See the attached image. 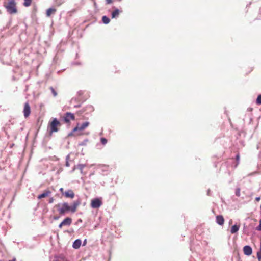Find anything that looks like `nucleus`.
I'll use <instances>...</instances> for the list:
<instances>
[{"mask_svg": "<svg viewBox=\"0 0 261 261\" xmlns=\"http://www.w3.org/2000/svg\"><path fill=\"white\" fill-rule=\"evenodd\" d=\"M81 203V201L79 199L74 201L71 206H70L67 202H64L58 203L55 205V207L58 208V210L60 215L64 216L69 212H71L72 213H74L76 211L77 206H79Z\"/></svg>", "mask_w": 261, "mask_h": 261, "instance_id": "obj_1", "label": "nucleus"}, {"mask_svg": "<svg viewBox=\"0 0 261 261\" xmlns=\"http://www.w3.org/2000/svg\"><path fill=\"white\" fill-rule=\"evenodd\" d=\"M82 94H83V92L81 91H80L77 92V96L74 97H73L71 99V100L70 101V102L71 103H72L73 102H78L79 103L77 104L74 105V108H78L81 107L82 104L86 101L85 99H84L81 97Z\"/></svg>", "mask_w": 261, "mask_h": 261, "instance_id": "obj_2", "label": "nucleus"}, {"mask_svg": "<svg viewBox=\"0 0 261 261\" xmlns=\"http://www.w3.org/2000/svg\"><path fill=\"white\" fill-rule=\"evenodd\" d=\"M4 6L10 14H15L17 12L15 0H9L8 4H5Z\"/></svg>", "mask_w": 261, "mask_h": 261, "instance_id": "obj_3", "label": "nucleus"}, {"mask_svg": "<svg viewBox=\"0 0 261 261\" xmlns=\"http://www.w3.org/2000/svg\"><path fill=\"white\" fill-rule=\"evenodd\" d=\"M60 124V121L56 118L53 119L51 121H50L48 124L49 127V135H51L53 133L57 132L59 130L58 126Z\"/></svg>", "mask_w": 261, "mask_h": 261, "instance_id": "obj_4", "label": "nucleus"}, {"mask_svg": "<svg viewBox=\"0 0 261 261\" xmlns=\"http://www.w3.org/2000/svg\"><path fill=\"white\" fill-rule=\"evenodd\" d=\"M102 198L101 197H97L93 198L91 201V207L93 208H98L102 204Z\"/></svg>", "mask_w": 261, "mask_h": 261, "instance_id": "obj_5", "label": "nucleus"}, {"mask_svg": "<svg viewBox=\"0 0 261 261\" xmlns=\"http://www.w3.org/2000/svg\"><path fill=\"white\" fill-rule=\"evenodd\" d=\"M70 120H75V116L73 113L71 112H66L65 114V116L64 117V121L66 123H69Z\"/></svg>", "mask_w": 261, "mask_h": 261, "instance_id": "obj_6", "label": "nucleus"}, {"mask_svg": "<svg viewBox=\"0 0 261 261\" xmlns=\"http://www.w3.org/2000/svg\"><path fill=\"white\" fill-rule=\"evenodd\" d=\"M30 112H31V109H30V105H29V103L28 102H27L24 104V109H23L24 116L25 118L28 117L30 115Z\"/></svg>", "mask_w": 261, "mask_h": 261, "instance_id": "obj_7", "label": "nucleus"}, {"mask_svg": "<svg viewBox=\"0 0 261 261\" xmlns=\"http://www.w3.org/2000/svg\"><path fill=\"white\" fill-rule=\"evenodd\" d=\"M93 111L94 107L92 105H87L82 110L80 111V114H83L85 112H86V113H89L93 112Z\"/></svg>", "mask_w": 261, "mask_h": 261, "instance_id": "obj_8", "label": "nucleus"}, {"mask_svg": "<svg viewBox=\"0 0 261 261\" xmlns=\"http://www.w3.org/2000/svg\"><path fill=\"white\" fill-rule=\"evenodd\" d=\"M244 254L247 256H250L252 253V249L249 245H246L243 249Z\"/></svg>", "mask_w": 261, "mask_h": 261, "instance_id": "obj_9", "label": "nucleus"}, {"mask_svg": "<svg viewBox=\"0 0 261 261\" xmlns=\"http://www.w3.org/2000/svg\"><path fill=\"white\" fill-rule=\"evenodd\" d=\"M63 195H64L66 198H73L75 196L74 193L71 189H69L66 191L64 193H63Z\"/></svg>", "mask_w": 261, "mask_h": 261, "instance_id": "obj_10", "label": "nucleus"}, {"mask_svg": "<svg viewBox=\"0 0 261 261\" xmlns=\"http://www.w3.org/2000/svg\"><path fill=\"white\" fill-rule=\"evenodd\" d=\"M50 193L51 192L49 190H45L42 193L38 195L37 198L38 199H41L43 198H45L48 196Z\"/></svg>", "mask_w": 261, "mask_h": 261, "instance_id": "obj_11", "label": "nucleus"}, {"mask_svg": "<svg viewBox=\"0 0 261 261\" xmlns=\"http://www.w3.org/2000/svg\"><path fill=\"white\" fill-rule=\"evenodd\" d=\"M81 240L80 239H77L73 242L72 247L75 249H79L81 245Z\"/></svg>", "mask_w": 261, "mask_h": 261, "instance_id": "obj_12", "label": "nucleus"}, {"mask_svg": "<svg viewBox=\"0 0 261 261\" xmlns=\"http://www.w3.org/2000/svg\"><path fill=\"white\" fill-rule=\"evenodd\" d=\"M121 12L122 11H120L118 8H115L111 14L112 18H117L118 17L119 13Z\"/></svg>", "mask_w": 261, "mask_h": 261, "instance_id": "obj_13", "label": "nucleus"}, {"mask_svg": "<svg viewBox=\"0 0 261 261\" xmlns=\"http://www.w3.org/2000/svg\"><path fill=\"white\" fill-rule=\"evenodd\" d=\"M62 222L64 226H70L72 223V219L70 217H66L65 218Z\"/></svg>", "mask_w": 261, "mask_h": 261, "instance_id": "obj_14", "label": "nucleus"}, {"mask_svg": "<svg viewBox=\"0 0 261 261\" xmlns=\"http://www.w3.org/2000/svg\"><path fill=\"white\" fill-rule=\"evenodd\" d=\"M224 219L222 215H218L216 216V222L220 225H222L224 224Z\"/></svg>", "mask_w": 261, "mask_h": 261, "instance_id": "obj_15", "label": "nucleus"}, {"mask_svg": "<svg viewBox=\"0 0 261 261\" xmlns=\"http://www.w3.org/2000/svg\"><path fill=\"white\" fill-rule=\"evenodd\" d=\"M239 228H240V226L239 225H237V224L233 225L231 228V230H230L231 233L234 234V233H237L239 231Z\"/></svg>", "mask_w": 261, "mask_h": 261, "instance_id": "obj_16", "label": "nucleus"}, {"mask_svg": "<svg viewBox=\"0 0 261 261\" xmlns=\"http://www.w3.org/2000/svg\"><path fill=\"white\" fill-rule=\"evenodd\" d=\"M56 11V9L55 8L51 7L47 9L46 15L47 17L50 16L51 14L55 13Z\"/></svg>", "mask_w": 261, "mask_h": 261, "instance_id": "obj_17", "label": "nucleus"}, {"mask_svg": "<svg viewBox=\"0 0 261 261\" xmlns=\"http://www.w3.org/2000/svg\"><path fill=\"white\" fill-rule=\"evenodd\" d=\"M102 21L105 24H107L110 22V19L108 16L104 15L102 17Z\"/></svg>", "mask_w": 261, "mask_h": 261, "instance_id": "obj_18", "label": "nucleus"}, {"mask_svg": "<svg viewBox=\"0 0 261 261\" xmlns=\"http://www.w3.org/2000/svg\"><path fill=\"white\" fill-rule=\"evenodd\" d=\"M89 122L88 121L84 122L82 124V125L80 126V128H81V130L84 129L86 127L89 126Z\"/></svg>", "mask_w": 261, "mask_h": 261, "instance_id": "obj_19", "label": "nucleus"}, {"mask_svg": "<svg viewBox=\"0 0 261 261\" xmlns=\"http://www.w3.org/2000/svg\"><path fill=\"white\" fill-rule=\"evenodd\" d=\"M85 164H79L76 165L77 169H79L80 170L81 173H82L83 168L85 167Z\"/></svg>", "mask_w": 261, "mask_h": 261, "instance_id": "obj_20", "label": "nucleus"}, {"mask_svg": "<svg viewBox=\"0 0 261 261\" xmlns=\"http://www.w3.org/2000/svg\"><path fill=\"white\" fill-rule=\"evenodd\" d=\"M49 89L50 90L51 94L53 95L54 97L57 96L58 93L53 87H50Z\"/></svg>", "mask_w": 261, "mask_h": 261, "instance_id": "obj_21", "label": "nucleus"}, {"mask_svg": "<svg viewBox=\"0 0 261 261\" xmlns=\"http://www.w3.org/2000/svg\"><path fill=\"white\" fill-rule=\"evenodd\" d=\"M32 2V0H24L23 5L25 7H29L30 6Z\"/></svg>", "mask_w": 261, "mask_h": 261, "instance_id": "obj_22", "label": "nucleus"}, {"mask_svg": "<svg viewBox=\"0 0 261 261\" xmlns=\"http://www.w3.org/2000/svg\"><path fill=\"white\" fill-rule=\"evenodd\" d=\"M256 103L258 105H261V94L257 96L256 99Z\"/></svg>", "mask_w": 261, "mask_h": 261, "instance_id": "obj_23", "label": "nucleus"}, {"mask_svg": "<svg viewBox=\"0 0 261 261\" xmlns=\"http://www.w3.org/2000/svg\"><path fill=\"white\" fill-rule=\"evenodd\" d=\"M107 142H108V140L106 138H103V137L100 138V142L102 145H106L107 143Z\"/></svg>", "mask_w": 261, "mask_h": 261, "instance_id": "obj_24", "label": "nucleus"}, {"mask_svg": "<svg viewBox=\"0 0 261 261\" xmlns=\"http://www.w3.org/2000/svg\"><path fill=\"white\" fill-rule=\"evenodd\" d=\"M240 188H237L235 190V194L237 197L240 196Z\"/></svg>", "mask_w": 261, "mask_h": 261, "instance_id": "obj_25", "label": "nucleus"}, {"mask_svg": "<svg viewBox=\"0 0 261 261\" xmlns=\"http://www.w3.org/2000/svg\"><path fill=\"white\" fill-rule=\"evenodd\" d=\"M87 142H88V139H85L84 140H83L82 142L79 143L78 145L79 146H85L86 145Z\"/></svg>", "mask_w": 261, "mask_h": 261, "instance_id": "obj_26", "label": "nucleus"}, {"mask_svg": "<svg viewBox=\"0 0 261 261\" xmlns=\"http://www.w3.org/2000/svg\"><path fill=\"white\" fill-rule=\"evenodd\" d=\"M72 132H76L77 130H81V128H80L79 124L78 123L77 125L72 130Z\"/></svg>", "mask_w": 261, "mask_h": 261, "instance_id": "obj_27", "label": "nucleus"}, {"mask_svg": "<svg viewBox=\"0 0 261 261\" xmlns=\"http://www.w3.org/2000/svg\"><path fill=\"white\" fill-rule=\"evenodd\" d=\"M260 252L257 253V257L258 260H261V248L259 249Z\"/></svg>", "mask_w": 261, "mask_h": 261, "instance_id": "obj_28", "label": "nucleus"}, {"mask_svg": "<svg viewBox=\"0 0 261 261\" xmlns=\"http://www.w3.org/2000/svg\"><path fill=\"white\" fill-rule=\"evenodd\" d=\"M256 230L261 231V219L259 220V225L256 227Z\"/></svg>", "mask_w": 261, "mask_h": 261, "instance_id": "obj_29", "label": "nucleus"}, {"mask_svg": "<svg viewBox=\"0 0 261 261\" xmlns=\"http://www.w3.org/2000/svg\"><path fill=\"white\" fill-rule=\"evenodd\" d=\"M55 199L53 197H50L49 199V200H48V203H52L54 202Z\"/></svg>", "mask_w": 261, "mask_h": 261, "instance_id": "obj_30", "label": "nucleus"}, {"mask_svg": "<svg viewBox=\"0 0 261 261\" xmlns=\"http://www.w3.org/2000/svg\"><path fill=\"white\" fill-rule=\"evenodd\" d=\"M74 135V132H72V130L68 134V137H71V136H73Z\"/></svg>", "mask_w": 261, "mask_h": 261, "instance_id": "obj_31", "label": "nucleus"}, {"mask_svg": "<svg viewBox=\"0 0 261 261\" xmlns=\"http://www.w3.org/2000/svg\"><path fill=\"white\" fill-rule=\"evenodd\" d=\"M59 218H60V216H54V217H53V219H54V220H58Z\"/></svg>", "mask_w": 261, "mask_h": 261, "instance_id": "obj_32", "label": "nucleus"}, {"mask_svg": "<svg viewBox=\"0 0 261 261\" xmlns=\"http://www.w3.org/2000/svg\"><path fill=\"white\" fill-rule=\"evenodd\" d=\"M63 226H64V224H63V223L61 222L59 224V225L58 227H59V228H62V227Z\"/></svg>", "mask_w": 261, "mask_h": 261, "instance_id": "obj_33", "label": "nucleus"}, {"mask_svg": "<svg viewBox=\"0 0 261 261\" xmlns=\"http://www.w3.org/2000/svg\"><path fill=\"white\" fill-rule=\"evenodd\" d=\"M65 166H66V167H69V166H70V164H69V161H66Z\"/></svg>", "mask_w": 261, "mask_h": 261, "instance_id": "obj_34", "label": "nucleus"}, {"mask_svg": "<svg viewBox=\"0 0 261 261\" xmlns=\"http://www.w3.org/2000/svg\"><path fill=\"white\" fill-rule=\"evenodd\" d=\"M106 3L109 4L112 3V0H106Z\"/></svg>", "mask_w": 261, "mask_h": 261, "instance_id": "obj_35", "label": "nucleus"}, {"mask_svg": "<svg viewBox=\"0 0 261 261\" xmlns=\"http://www.w3.org/2000/svg\"><path fill=\"white\" fill-rule=\"evenodd\" d=\"M76 169H77V166H74V167L73 168V169H72L71 172V173L73 172Z\"/></svg>", "mask_w": 261, "mask_h": 261, "instance_id": "obj_36", "label": "nucleus"}, {"mask_svg": "<svg viewBox=\"0 0 261 261\" xmlns=\"http://www.w3.org/2000/svg\"><path fill=\"white\" fill-rule=\"evenodd\" d=\"M69 155H67L66 157V161H69Z\"/></svg>", "mask_w": 261, "mask_h": 261, "instance_id": "obj_37", "label": "nucleus"}, {"mask_svg": "<svg viewBox=\"0 0 261 261\" xmlns=\"http://www.w3.org/2000/svg\"><path fill=\"white\" fill-rule=\"evenodd\" d=\"M260 197H256L255 198V200H256L257 201H259V200H260Z\"/></svg>", "mask_w": 261, "mask_h": 261, "instance_id": "obj_38", "label": "nucleus"}, {"mask_svg": "<svg viewBox=\"0 0 261 261\" xmlns=\"http://www.w3.org/2000/svg\"><path fill=\"white\" fill-rule=\"evenodd\" d=\"M59 191L62 192V193L63 194V193H64L63 192V188H61L60 189H59Z\"/></svg>", "mask_w": 261, "mask_h": 261, "instance_id": "obj_39", "label": "nucleus"}, {"mask_svg": "<svg viewBox=\"0 0 261 261\" xmlns=\"http://www.w3.org/2000/svg\"><path fill=\"white\" fill-rule=\"evenodd\" d=\"M239 159V154H238L236 155V160L237 161H238Z\"/></svg>", "mask_w": 261, "mask_h": 261, "instance_id": "obj_40", "label": "nucleus"}, {"mask_svg": "<svg viewBox=\"0 0 261 261\" xmlns=\"http://www.w3.org/2000/svg\"><path fill=\"white\" fill-rule=\"evenodd\" d=\"M73 64H74V65H79V64H80V63H77V62H74V63H73Z\"/></svg>", "mask_w": 261, "mask_h": 261, "instance_id": "obj_41", "label": "nucleus"}, {"mask_svg": "<svg viewBox=\"0 0 261 261\" xmlns=\"http://www.w3.org/2000/svg\"><path fill=\"white\" fill-rule=\"evenodd\" d=\"M82 222V220L81 219H79L78 220H77V222Z\"/></svg>", "mask_w": 261, "mask_h": 261, "instance_id": "obj_42", "label": "nucleus"}, {"mask_svg": "<svg viewBox=\"0 0 261 261\" xmlns=\"http://www.w3.org/2000/svg\"><path fill=\"white\" fill-rule=\"evenodd\" d=\"M86 243V239L84 241V245Z\"/></svg>", "mask_w": 261, "mask_h": 261, "instance_id": "obj_43", "label": "nucleus"}, {"mask_svg": "<svg viewBox=\"0 0 261 261\" xmlns=\"http://www.w3.org/2000/svg\"><path fill=\"white\" fill-rule=\"evenodd\" d=\"M9 261H16V259H12V260H9Z\"/></svg>", "mask_w": 261, "mask_h": 261, "instance_id": "obj_44", "label": "nucleus"}, {"mask_svg": "<svg viewBox=\"0 0 261 261\" xmlns=\"http://www.w3.org/2000/svg\"><path fill=\"white\" fill-rule=\"evenodd\" d=\"M232 220H230L229 221V224H230V223H231V222H232Z\"/></svg>", "mask_w": 261, "mask_h": 261, "instance_id": "obj_45", "label": "nucleus"}, {"mask_svg": "<svg viewBox=\"0 0 261 261\" xmlns=\"http://www.w3.org/2000/svg\"><path fill=\"white\" fill-rule=\"evenodd\" d=\"M209 193H210V190H208L207 191V194H209Z\"/></svg>", "mask_w": 261, "mask_h": 261, "instance_id": "obj_46", "label": "nucleus"}, {"mask_svg": "<svg viewBox=\"0 0 261 261\" xmlns=\"http://www.w3.org/2000/svg\"><path fill=\"white\" fill-rule=\"evenodd\" d=\"M121 0H119V1H121Z\"/></svg>", "mask_w": 261, "mask_h": 261, "instance_id": "obj_47", "label": "nucleus"}]
</instances>
